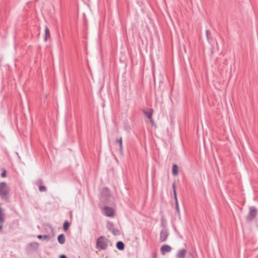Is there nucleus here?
Wrapping results in <instances>:
<instances>
[{
    "mask_svg": "<svg viewBox=\"0 0 258 258\" xmlns=\"http://www.w3.org/2000/svg\"><path fill=\"white\" fill-rule=\"evenodd\" d=\"M9 188L5 182L0 183V197L3 200L9 198Z\"/></svg>",
    "mask_w": 258,
    "mask_h": 258,
    "instance_id": "f257e3e1",
    "label": "nucleus"
},
{
    "mask_svg": "<svg viewBox=\"0 0 258 258\" xmlns=\"http://www.w3.org/2000/svg\"><path fill=\"white\" fill-rule=\"evenodd\" d=\"M108 240L103 236H100L97 240L96 248L101 250H105L108 247Z\"/></svg>",
    "mask_w": 258,
    "mask_h": 258,
    "instance_id": "f03ea898",
    "label": "nucleus"
},
{
    "mask_svg": "<svg viewBox=\"0 0 258 258\" xmlns=\"http://www.w3.org/2000/svg\"><path fill=\"white\" fill-rule=\"evenodd\" d=\"M257 213V209L254 206L250 207L249 208V213L246 218V221H251L253 220L256 217Z\"/></svg>",
    "mask_w": 258,
    "mask_h": 258,
    "instance_id": "7ed1b4c3",
    "label": "nucleus"
},
{
    "mask_svg": "<svg viewBox=\"0 0 258 258\" xmlns=\"http://www.w3.org/2000/svg\"><path fill=\"white\" fill-rule=\"evenodd\" d=\"M169 235V233L165 227H163L160 233V242H163L165 241Z\"/></svg>",
    "mask_w": 258,
    "mask_h": 258,
    "instance_id": "20e7f679",
    "label": "nucleus"
},
{
    "mask_svg": "<svg viewBox=\"0 0 258 258\" xmlns=\"http://www.w3.org/2000/svg\"><path fill=\"white\" fill-rule=\"evenodd\" d=\"M103 214L109 217H113L114 216V211L112 208L106 206L103 209Z\"/></svg>",
    "mask_w": 258,
    "mask_h": 258,
    "instance_id": "39448f33",
    "label": "nucleus"
},
{
    "mask_svg": "<svg viewBox=\"0 0 258 258\" xmlns=\"http://www.w3.org/2000/svg\"><path fill=\"white\" fill-rule=\"evenodd\" d=\"M161 253L162 255H164L166 252H169L171 250V247L168 245H163L160 248Z\"/></svg>",
    "mask_w": 258,
    "mask_h": 258,
    "instance_id": "423d86ee",
    "label": "nucleus"
},
{
    "mask_svg": "<svg viewBox=\"0 0 258 258\" xmlns=\"http://www.w3.org/2000/svg\"><path fill=\"white\" fill-rule=\"evenodd\" d=\"M186 253H187V250L186 249L182 248V249H179L176 254V257L177 258H185Z\"/></svg>",
    "mask_w": 258,
    "mask_h": 258,
    "instance_id": "0eeeda50",
    "label": "nucleus"
},
{
    "mask_svg": "<svg viewBox=\"0 0 258 258\" xmlns=\"http://www.w3.org/2000/svg\"><path fill=\"white\" fill-rule=\"evenodd\" d=\"M144 114L150 119V121L152 124L154 123V121L153 120L152 118V111L151 109L148 110V111H144Z\"/></svg>",
    "mask_w": 258,
    "mask_h": 258,
    "instance_id": "6e6552de",
    "label": "nucleus"
},
{
    "mask_svg": "<svg viewBox=\"0 0 258 258\" xmlns=\"http://www.w3.org/2000/svg\"><path fill=\"white\" fill-rule=\"evenodd\" d=\"M57 241L60 244H63L65 243L66 238L63 234L59 235L57 237Z\"/></svg>",
    "mask_w": 258,
    "mask_h": 258,
    "instance_id": "1a4fd4ad",
    "label": "nucleus"
},
{
    "mask_svg": "<svg viewBox=\"0 0 258 258\" xmlns=\"http://www.w3.org/2000/svg\"><path fill=\"white\" fill-rule=\"evenodd\" d=\"M172 173L174 176H176L178 174V167L176 164L172 165Z\"/></svg>",
    "mask_w": 258,
    "mask_h": 258,
    "instance_id": "9d476101",
    "label": "nucleus"
},
{
    "mask_svg": "<svg viewBox=\"0 0 258 258\" xmlns=\"http://www.w3.org/2000/svg\"><path fill=\"white\" fill-rule=\"evenodd\" d=\"M116 248L118 249V250H122L124 249V243L121 241H118L117 242L116 244Z\"/></svg>",
    "mask_w": 258,
    "mask_h": 258,
    "instance_id": "9b49d317",
    "label": "nucleus"
},
{
    "mask_svg": "<svg viewBox=\"0 0 258 258\" xmlns=\"http://www.w3.org/2000/svg\"><path fill=\"white\" fill-rule=\"evenodd\" d=\"M107 228L109 231L111 230L114 228L113 223L111 222H108L106 225Z\"/></svg>",
    "mask_w": 258,
    "mask_h": 258,
    "instance_id": "f8f14e48",
    "label": "nucleus"
},
{
    "mask_svg": "<svg viewBox=\"0 0 258 258\" xmlns=\"http://www.w3.org/2000/svg\"><path fill=\"white\" fill-rule=\"evenodd\" d=\"M45 35L44 40L46 41L47 40V37L50 36L49 30L47 26L45 27Z\"/></svg>",
    "mask_w": 258,
    "mask_h": 258,
    "instance_id": "ddd939ff",
    "label": "nucleus"
},
{
    "mask_svg": "<svg viewBox=\"0 0 258 258\" xmlns=\"http://www.w3.org/2000/svg\"><path fill=\"white\" fill-rule=\"evenodd\" d=\"M102 194H104L106 196H108L110 194L109 190L108 188H104L102 191Z\"/></svg>",
    "mask_w": 258,
    "mask_h": 258,
    "instance_id": "4468645a",
    "label": "nucleus"
},
{
    "mask_svg": "<svg viewBox=\"0 0 258 258\" xmlns=\"http://www.w3.org/2000/svg\"><path fill=\"white\" fill-rule=\"evenodd\" d=\"M116 142L118 143L119 144V148H120V151H122V138L120 137L119 139H117L116 140Z\"/></svg>",
    "mask_w": 258,
    "mask_h": 258,
    "instance_id": "2eb2a0df",
    "label": "nucleus"
},
{
    "mask_svg": "<svg viewBox=\"0 0 258 258\" xmlns=\"http://www.w3.org/2000/svg\"><path fill=\"white\" fill-rule=\"evenodd\" d=\"M37 238L39 239H43L48 240L49 238V236L48 235H38L37 236Z\"/></svg>",
    "mask_w": 258,
    "mask_h": 258,
    "instance_id": "dca6fc26",
    "label": "nucleus"
},
{
    "mask_svg": "<svg viewBox=\"0 0 258 258\" xmlns=\"http://www.w3.org/2000/svg\"><path fill=\"white\" fill-rule=\"evenodd\" d=\"M69 226H70L69 222L68 221H66L63 223V230L67 231L68 229Z\"/></svg>",
    "mask_w": 258,
    "mask_h": 258,
    "instance_id": "f3484780",
    "label": "nucleus"
},
{
    "mask_svg": "<svg viewBox=\"0 0 258 258\" xmlns=\"http://www.w3.org/2000/svg\"><path fill=\"white\" fill-rule=\"evenodd\" d=\"M111 232L114 235H118L120 234L119 231L118 229L114 228L112 230Z\"/></svg>",
    "mask_w": 258,
    "mask_h": 258,
    "instance_id": "a211bd4d",
    "label": "nucleus"
},
{
    "mask_svg": "<svg viewBox=\"0 0 258 258\" xmlns=\"http://www.w3.org/2000/svg\"><path fill=\"white\" fill-rule=\"evenodd\" d=\"M39 190L41 192H45L46 191V187L43 185H40L39 186Z\"/></svg>",
    "mask_w": 258,
    "mask_h": 258,
    "instance_id": "6ab92c4d",
    "label": "nucleus"
},
{
    "mask_svg": "<svg viewBox=\"0 0 258 258\" xmlns=\"http://www.w3.org/2000/svg\"><path fill=\"white\" fill-rule=\"evenodd\" d=\"M206 37H207V39L208 41H209V36L211 34V33H210V31L209 30H208L207 29L206 31Z\"/></svg>",
    "mask_w": 258,
    "mask_h": 258,
    "instance_id": "aec40b11",
    "label": "nucleus"
},
{
    "mask_svg": "<svg viewBox=\"0 0 258 258\" xmlns=\"http://www.w3.org/2000/svg\"><path fill=\"white\" fill-rule=\"evenodd\" d=\"M175 208H176V212L178 213V215L179 216L180 212H179V208L178 203H177V204L175 205Z\"/></svg>",
    "mask_w": 258,
    "mask_h": 258,
    "instance_id": "412c9836",
    "label": "nucleus"
},
{
    "mask_svg": "<svg viewBox=\"0 0 258 258\" xmlns=\"http://www.w3.org/2000/svg\"><path fill=\"white\" fill-rule=\"evenodd\" d=\"M173 195H174V199L175 200V205H176V204H177V203H178V200H177V198L176 192L173 193Z\"/></svg>",
    "mask_w": 258,
    "mask_h": 258,
    "instance_id": "4be33fe9",
    "label": "nucleus"
},
{
    "mask_svg": "<svg viewBox=\"0 0 258 258\" xmlns=\"http://www.w3.org/2000/svg\"><path fill=\"white\" fill-rule=\"evenodd\" d=\"M43 182L42 180L41 179H39L35 181V183L36 185H39L40 184H41Z\"/></svg>",
    "mask_w": 258,
    "mask_h": 258,
    "instance_id": "5701e85b",
    "label": "nucleus"
},
{
    "mask_svg": "<svg viewBox=\"0 0 258 258\" xmlns=\"http://www.w3.org/2000/svg\"><path fill=\"white\" fill-rule=\"evenodd\" d=\"M172 187L173 193L176 192V185H175V182L173 183Z\"/></svg>",
    "mask_w": 258,
    "mask_h": 258,
    "instance_id": "b1692460",
    "label": "nucleus"
},
{
    "mask_svg": "<svg viewBox=\"0 0 258 258\" xmlns=\"http://www.w3.org/2000/svg\"><path fill=\"white\" fill-rule=\"evenodd\" d=\"M30 245L35 248H37L38 246V243L36 242L31 243Z\"/></svg>",
    "mask_w": 258,
    "mask_h": 258,
    "instance_id": "393cba45",
    "label": "nucleus"
},
{
    "mask_svg": "<svg viewBox=\"0 0 258 258\" xmlns=\"http://www.w3.org/2000/svg\"><path fill=\"white\" fill-rule=\"evenodd\" d=\"M2 177H5L6 176V171L4 170L1 174Z\"/></svg>",
    "mask_w": 258,
    "mask_h": 258,
    "instance_id": "a878e982",
    "label": "nucleus"
},
{
    "mask_svg": "<svg viewBox=\"0 0 258 258\" xmlns=\"http://www.w3.org/2000/svg\"><path fill=\"white\" fill-rule=\"evenodd\" d=\"M59 258H67V257L66 256V255L64 254H61L60 256H59Z\"/></svg>",
    "mask_w": 258,
    "mask_h": 258,
    "instance_id": "bb28decb",
    "label": "nucleus"
},
{
    "mask_svg": "<svg viewBox=\"0 0 258 258\" xmlns=\"http://www.w3.org/2000/svg\"><path fill=\"white\" fill-rule=\"evenodd\" d=\"M2 225H0V230H1L2 229Z\"/></svg>",
    "mask_w": 258,
    "mask_h": 258,
    "instance_id": "cd10ccee",
    "label": "nucleus"
}]
</instances>
